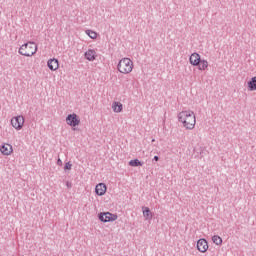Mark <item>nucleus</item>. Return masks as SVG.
Returning <instances> with one entry per match:
<instances>
[{"label": "nucleus", "instance_id": "f257e3e1", "mask_svg": "<svg viewBox=\"0 0 256 256\" xmlns=\"http://www.w3.org/2000/svg\"><path fill=\"white\" fill-rule=\"evenodd\" d=\"M178 121L182 123L185 129L189 131L195 129V123H197V119L195 118V112L191 110H185L178 114Z\"/></svg>", "mask_w": 256, "mask_h": 256}, {"label": "nucleus", "instance_id": "f03ea898", "mask_svg": "<svg viewBox=\"0 0 256 256\" xmlns=\"http://www.w3.org/2000/svg\"><path fill=\"white\" fill-rule=\"evenodd\" d=\"M18 53L24 57H33L37 53V44L35 42H27L19 48Z\"/></svg>", "mask_w": 256, "mask_h": 256}, {"label": "nucleus", "instance_id": "7ed1b4c3", "mask_svg": "<svg viewBox=\"0 0 256 256\" xmlns=\"http://www.w3.org/2000/svg\"><path fill=\"white\" fill-rule=\"evenodd\" d=\"M119 73L129 75L133 71V61L130 58H122L117 65Z\"/></svg>", "mask_w": 256, "mask_h": 256}, {"label": "nucleus", "instance_id": "20e7f679", "mask_svg": "<svg viewBox=\"0 0 256 256\" xmlns=\"http://www.w3.org/2000/svg\"><path fill=\"white\" fill-rule=\"evenodd\" d=\"M119 216L117 214H113L111 212H101L98 214V219L102 223H111L113 221H117Z\"/></svg>", "mask_w": 256, "mask_h": 256}, {"label": "nucleus", "instance_id": "39448f33", "mask_svg": "<svg viewBox=\"0 0 256 256\" xmlns=\"http://www.w3.org/2000/svg\"><path fill=\"white\" fill-rule=\"evenodd\" d=\"M24 124H25V118L23 116H16L11 119V125L17 131H21V129H23Z\"/></svg>", "mask_w": 256, "mask_h": 256}, {"label": "nucleus", "instance_id": "423d86ee", "mask_svg": "<svg viewBox=\"0 0 256 256\" xmlns=\"http://www.w3.org/2000/svg\"><path fill=\"white\" fill-rule=\"evenodd\" d=\"M66 123L67 125H70V127H77V125L81 123V120H79V117L77 116V114L73 113V114H69L66 117Z\"/></svg>", "mask_w": 256, "mask_h": 256}, {"label": "nucleus", "instance_id": "0eeeda50", "mask_svg": "<svg viewBox=\"0 0 256 256\" xmlns=\"http://www.w3.org/2000/svg\"><path fill=\"white\" fill-rule=\"evenodd\" d=\"M197 249L200 253H207V249H209V244L206 239H199L197 241Z\"/></svg>", "mask_w": 256, "mask_h": 256}, {"label": "nucleus", "instance_id": "6e6552de", "mask_svg": "<svg viewBox=\"0 0 256 256\" xmlns=\"http://www.w3.org/2000/svg\"><path fill=\"white\" fill-rule=\"evenodd\" d=\"M190 65H193V67H198V65L201 63V55L199 53L194 52L191 54L189 58Z\"/></svg>", "mask_w": 256, "mask_h": 256}, {"label": "nucleus", "instance_id": "1a4fd4ad", "mask_svg": "<svg viewBox=\"0 0 256 256\" xmlns=\"http://www.w3.org/2000/svg\"><path fill=\"white\" fill-rule=\"evenodd\" d=\"M95 193L96 195H99V197H103L104 193H107V186L103 183H99L95 187Z\"/></svg>", "mask_w": 256, "mask_h": 256}, {"label": "nucleus", "instance_id": "9d476101", "mask_svg": "<svg viewBox=\"0 0 256 256\" xmlns=\"http://www.w3.org/2000/svg\"><path fill=\"white\" fill-rule=\"evenodd\" d=\"M84 57L85 59H87V61H95V59L97 58V52H95V50L93 49H88L84 53Z\"/></svg>", "mask_w": 256, "mask_h": 256}, {"label": "nucleus", "instance_id": "9b49d317", "mask_svg": "<svg viewBox=\"0 0 256 256\" xmlns=\"http://www.w3.org/2000/svg\"><path fill=\"white\" fill-rule=\"evenodd\" d=\"M48 68L50 69V71H57V69H59V60L53 58L48 60Z\"/></svg>", "mask_w": 256, "mask_h": 256}, {"label": "nucleus", "instance_id": "f8f14e48", "mask_svg": "<svg viewBox=\"0 0 256 256\" xmlns=\"http://www.w3.org/2000/svg\"><path fill=\"white\" fill-rule=\"evenodd\" d=\"M0 151L2 155H10L11 153H13V146L11 144H3L0 147Z\"/></svg>", "mask_w": 256, "mask_h": 256}, {"label": "nucleus", "instance_id": "ddd939ff", "mask_svg": "<svg viewBox=\"0 0 256 256\" xmlns=\"http://www.w3.org/2000/svg\"><path fill=\"white\" fill-rule=\"evenodd\" d=\"M112 109L114 113H121V111H123V104H121V102H114L112 104Z\"/></svg>", "mask_w": 256, "mask_h": 256}, {"label": "nucleus", "instance_id": "4468645a", "mask_svg": "<svg viewBox=\"0 0 256 256\" xmlns=\"http://www.w3.org/2000/svg\"><path fill=\"white\" fill-rule=\"evenodd\" d=\"M209 67V62L205 59H200V64L198 65L199 71H205Z\"/></svg>", "mask_w": 256, "mask_h": 256}, {"label": "nucleus", "instance_id": "2eb2a0df", "mask_svg": "<svg viewBox=\"0 0 256 256\" xmlns=\"http://www.w3.org/2000/svg\"><path fill=\"white\" fill-rule=\"evenodd\" d=\"M143 209V216L145 217L146 221H148V219H153L151 209H149V207H143Z\"/></svg>", "mask_w": 256, "mask_h": 256}, {"label": "nucleus", "instance_id": "dca6fc26", "mask_svg": "<svg viewBox=\"0 0 256 256\" xmlns=\"http://www.w3.org/2000/svg\"><path fill=\"white\" fill-rule=\"evenodd\" d=\"M249 91H256V76L252 77L248 82Z\"/></svg>", "mask_w": 256, "mask_h": 256}, {"label": "nucleus", "instance_id": "f3484780", "mask_svg": "<svg viewBox=\"0 0 256 256\" xmlns=\"http://www.w3.org/2000/svg\"><path fill=\"white\" fill-rule=\"evenodd\" d=\"M130 167H143V162L139 159H133L129 161Z\"/></svg>", "mask_w": 256, "mask_h": 256}, {"label": "nucleus", "instance_id": "a211bd4d", "mask_svg": "<svg viewBox=\"0 0 256 256\" xmlns=\"http://www.w3.org/2000/svg\"><path fill=\"white\" fill-rule=\"evenodd\" d=\"M85 33L90 37V39H97V32L93 30H86Z\"/></svg>", "mask_w": 256, "mask_h": 256}, {"label": "nucleus", "instance_id": "6ab92c4d", "mask_svg": "<svg viewBox=\"0 0 256 256\" xmlns=\"http://www.w3.org/2000/svg\"><path fill=\"white\" fill-rule=\"evenodd\" d=\"M212 241L215 243V245H221L223 243V239H221L218 235H214L212 237Z\"/></svg>", "mask_w": 256, "mask_h": 256}, {"label": "nucleus", "instance_id": "aec40b11", "mask_svg": "<svg viewBox=\"0 0 256 256\" xmlns=\"http://www.w3.org/2000/svg\"><path fill=\"white\" fill-rule=\"evenodd\" d=\"M71 167H73V164L72 163H70V162H66L65 163V165H64V169H65V171H69V170H71Z\"/></svg>", "mask_w": 256, "mask_h": 256}, {"label": "nucleus", "instance_id": "412c9836", "mask_svg": "<svg viewBox=\"0 0 256 256\" xmlns=\"http://www.w3.org/2000/svg\"><path fill=\"white\" fill-rule=\"evenodd\" d=\"M57 165H59L60 167H61V165H63V161H61V158H58Z\"/></svg>", "mask_w": 256, "mask_h": 256}, {"label": "nucleus", "instance_id": "4be33fe9", "mask_svg": "<svg viewBox=\"0 0 256 256\" xmlns=\"http://www.w3.org/2000/svg\"><path fill=\"white\" fill-rule=\"evenodd\" d=\"M153 161H159V156H154Z\"/></svg>", "mask_w": 256, "mask_h": 256}, {"label": "nucleus", "instance_id": "5701e85b", "mask_svg": "<svg viewBox=\"0 0 256 256\" xmlns=\"http://www.w3.org/2000/svg\"><path fill=\"white\" fill-rule=\"evenodd\" d=\"M67 187H69V182H67Z\"/></svg>", "mask_w": 256, "mask_h": 256}, {"label": "nucleus", "instance_id": "b1692460", "mask_svg": "<svg viewBox=\"0 0 256 256\" xmlns=\"http://www.w3.org/2000/svg\"><path fill=\"white\" fill-rule=\"evenodd\" d=\"M152 142H155V139H152Z\"/></svg>", "mask_w": 256, "mask_h": 256}]
</instances>
